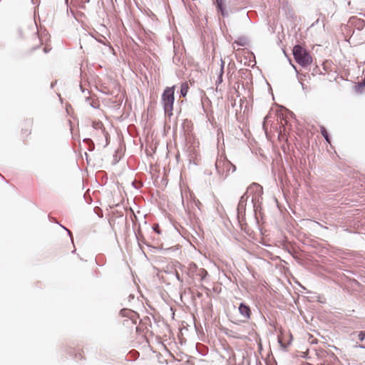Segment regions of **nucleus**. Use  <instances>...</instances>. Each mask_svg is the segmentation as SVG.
<instances>
[{
  "instance_id": "nucleus-1",
  "label": "nucleus",
  "mask_w": 365,
  "mask_h": 365,
  "mask_svg": "<svg viewBox=\"0 0 365 365\" xmlns=\"http://www.w3.org/2000/svg\"><path fill=\"white\" fill-rule=\"evenodd\" d=\"M292 53L297 63L303 67H307L312 63L313 58L309 51L300 45L293 47Z\"/></svg>"
},
{
  "instance_id": "nucleus-16",
  "label": "nucleus",
  "mask_w": 365,
  "mask_h": 365,
  "mask_svg": "<svg viewBox=\"0 0 365 365\" xmlns=\"http://www.w3.org/2000/svg\"><path fill=\"white\" fill-rule=\"evenodd\" d=\"M153 230L155 232H157L158 234H160V227L157 224H155L153 225Z\"/></svg>"
},
{
  "instance_id": "nucleus-4",
  "label": "nucleus",
  "mask_w": 365,
  "mask_h": 365,
  "mask_svg": "<svg viewBox=\"0 0 365 365\" xmlns=\"http://www.w3.org/2000/svg\"><path fill=\"white\" fill-rule=\"evenodd\" d=\"M187 274L190 277L202 282L207 277L208 273L204 268H200L195 263L192 262L189 264Z\"/></svg>"
},
{
  "instance_id": "nucleus-19",
  "label": "nucleus",
  "mask_w": 365,
  "mask_h": 365,
  "mask_svg": "<svg viewBox=\"0 0 365 365\" xmlns=\"http://www.w3.org/2000/svg\"><path fill=\"white\" fill-rule=\"evenodd\" d=\"M364 335L362 332L360 333L359 336L361 337V339H364Z\"/></svg>"
},
{
  "instance_id": "nucleus-9",
  "label": "nucleus",
  "mask_w": 365,
  "mask_h": 365,
  "mask_svg": "<svg viewBox=\"0 0 365 365\" xmlns=\"http://www.w3.org/2000/svg\"><path fill=\"white\" fill-rule=\"evenodd\" d=\"M322 356L325 358L324 362L317 363V365H330L329 362L333 361H337V359L333 354H329L327 352H322Z\"/></svg>"
},
{
  "instance_id": "nucleus-12",
  "label": "nucleus",
  "mask_w": 365,
  "mask_h": 365,
  "mask_svg": "<svg viewBox=\"0 0 365 365\" xmlns=\"http://www.w3.org/2000/svg\"><path fill=\"white\" fill-rule=\"evenodd\" d=\"M320 131H321V133L322 135L324 136V138L326 139V140L330 143V140H329V135H328V133L326 130V128L324 127V126H321L320 127Z\"/></svg>"
},
{
  "instance_id": "nucleus-13",
  "label": "nucleus",
  "mask_w": 365,
  "mask_h": 365,
  "mask_svg": "<svg viewBox=\"0 0 365 365\" xmlns=\"http://www.w3.org/2000/svg\"><path fill=\"white\" fill-rule=\"evenodd\" d=\"M224 66H225V63H224V61H222L221 68H220V74H219L218 81H217L218 83H220L222 81V75L224 73Z\"/></svg>"
},
{
  "instance_id": "nucleus-3",
  "label": "nucleus",
  "mask_w": 365,
  "mask_h": 365,
  "mask_svg": "<svg viewBox=\"0 0 365 365\" xmlns=\"http://www.w3.org/2000/svg\"><path fill=\"white\" fill-rule=\"evenodd\" d=\"M93 137L96 138L98 143H106L108 142V133L106 131L102 122L99 120L93 121Z\"/></svg>"
},
{
  "instance_id": "nucleus-10",
  "label": "nucleus",
  "mask_w": 365,
  "mask_h": 365,
  "mask_svg": "<svg viewBox=\"0 0 365 365\" xmlns=\"http://www.w3.org/2000/svg\"><path fill=\"white\" fill-rule=\"evenodd\" d=\"M251 190H255L256 192H260L262 190V187L257 184V183H252L248 188H247V192L242 196L241 199H244L245 196L246 195V194L251 191Z\"/></svg>"
},
{
  "instance_id": "nucleus-6",
  "label": "nucleus",
  "mask_w": 365,
  "mask_h": 365,
  "mask_svg": "<svg viewBox=\"0 0 365 365\" xmlns=\"http://www.w3.org/2000/svg\"><path fill=\"white\" fill-rule=\"evenodd\" d=\"M239 312L242 317L240 320L242 322H245L250 319L251 309L250 307L244 303H241L238 308Z\"/></svg>"
},
{
  "instance_id": "nucleus-2",
  "label": "nucleus",
  "mask_w": 365,
  "mask_h": 365,
  "mask_svg": "<svg viewBox=\"0 0 365 365\" xmlns=\"http://www.w3.org/2000/svg\"><path fill=\"white\" fill-rule=\"evenodd\" d=\"M175 86L167 87L162 94V103L165 114L170 116L173 115V103L175 100Z\"/></svg>"
},
{
  "instance_id": "nucleus-14",
  "label": "nucleus",
  "mask_w": 365,
  "mask_h": 365,
  "mask_svg": "<svg viewBox=\"0 0 365 365\" xmlns=\"http://www.w3.org/2000/svg\"><path fill=\"white\" fill-rule=\"evenodd\" d=\"M215 1L218 10L220 11L222 14H223L222 0H215Z\"/></svg>"
},
{
  "instance_id": "nucleus-7",
  "label": "nucleus",
  "mask_w": 365,
  "mask_h": 365,
  "mask_svg": "<svg viewBox=\"0 0 365 365\" xmlns=\"http://www.w3.org/2000/svg\"><path fill=\"white\" fill-rule=\"evenodd\" d=\"M32 122L25 121L21 125V138L25 140L31 134Z\"/></svg>"
},
{
  "instance_id": "nucleus-15",
  "label": "nucleus",
  "mask_w": 365,
  "mask_h": 365,
  "mask_svg": "<svg viewBox=\"0 0 365 365\" xmlns=\"http://www.w3.org/2000/svg\"><path fill=\"white\" fill-rule=\"evenodd\" d=\"M74 358L76 359V360H82L84 356H83V351H81L78 353H76L74 356Z\"/></svg>"
},
{
  "instance_id": "nucleus-11",
  "label": "nucleus",
  "mask_w": 365,
  "mask_h": 365,
  "mask_svg": "<svg viewBox=\"0 0 365 365\" xmlns=\"http://www.w3.org/2000/svg\"><path fill=\"white\" fill-rule=\"evenodd\" d=\"M189 86L187 82L182 83L180 86V94L182 97H185L188 93Z\"/></svg>"
},
{
  "instance_id": "nucleus-17",
  "label": "nucleus",
  "mask_w": 365,
  "mask_h": 365,
  "mask_svg": "<svg viewBox=\"0 0 365 365\" xmlns=\"http://www.w3.org/2000/svg\"><path fill=\"white\" fill-rule=\"evenodd\" d=\"M123 323L126 324H135L133 321L128 319H125Z\"/></svg>"
},
{
  "instance_id": "nucleus-18",
  "label": "nucleus",
  "mask_w": 365,
  "mask_h": 365,
  "mask_svg": "<svg viewBox=\"0 0 365 365\" xmlns=\"http://www.w3.org/2000/svg\"><path fill=\"white\" fill-rule=\"evenodd\" d=\"M234 43L238 44V45H240V46H244V45H245V43H242V41H235L234 42Z\"/></svg>"
},
{
  "instance_id": "nucleus-5",
  "label": "nucleus",
  "mask_w": 365,
  "mask_h": 365,
  "mask_svg": "<svg viewBox=\"0 0 365 365\" xmlns=\"http://www.w3.org/2000/svg\"><path fill=\"white\" fill-rule=\"evenodd\" d=\"M215 166L217 172L221 174H224L225 168L226 169L227 173L230 172L231 168H232V172L236 169L235 165L224 158L217 159L215 163Z\"/></svg>"
},
{
  "instance_id": "nucleus-20",
  "label": "nucleus",
  "mask_w": 365,
  "mask_h": 365,
  "mask_svg": "<svg viewBox=\"0 0 365 365\" xmlns=\"http://www.w3.org/2000/svg\"><path fill=\"white\" fill-rule=\"evenodd\" d=\"M48 51H50V48L48 49L46 47L44 48V51L47 53Z\"/></svg>"
},
{
  "instance_id": "nucleus-8",
  "label": "nucleus",
  "mask_w": 365,
  "mask_h": 365,
  "mask_svg": "<svg viewBox=\"0 0 365 365\" xmlns=\"http://www.w3.org/2000/svg\"><path fill=\"white\" fill-rule=\"evenodd\" d=\"M89 2V0H66L67 5H70L71 9L72 7L85 9L86 4Z\"/></svg>"
}]
</instances>
